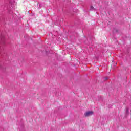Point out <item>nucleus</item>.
Here are the masks:
<instances>
[{
  "mask_svg": "<svg viewBox=\"0 0 131 131\" xmlns=\"http://www.w3.org/2000/svg\"><path fill=\"white\" fill-rule=\"evenodd\" d=\"M94 114V112L93 111H89L85 113V116L88 117L89 116H91V115H93Z\"/></svg>",
  "mask_w": 131,
  "mask_h": 131,
  "instance_id": "obj_1",
  "label": "nucleus"
},
{
  "mask_svg": "<svg viewBox=\"0 0 131 131\" xmlns=\"http://www.w3.org/2000/svg\"><path fill=\"white\" fill-rule=\"evenodd\" d=\"M108 80V77H106L105 78V80Z\"/></svg>",
  "mask_w": 131,
  "mask_h": 131,
  "instance_id": "obj_2",
  "label": "nucleus"
},
{
  "mask_svg": "<svg viewBox=\"0 0 131 131\" xmlns=\"http://www.w3.org/2000/svg\"><path fill=\"white\" fill-rule=\"evenodd\" d=\"M94 8V7H93V6H92V7H91V8Z\"/></svg>",
  "mask_w": 131,
  "mask_h": 131,
  "instance_id": "obj_3",
  "label": "nucleus"
}]
</instances>
